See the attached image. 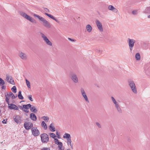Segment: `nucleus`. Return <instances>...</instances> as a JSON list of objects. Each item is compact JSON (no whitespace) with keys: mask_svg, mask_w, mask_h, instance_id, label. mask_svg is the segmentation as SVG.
I'll use <instances>...</instances> for the list:
<instances>
[{"mask_svg":"<svg viewBox=\"0 0 150 150\" xmlns=\"http://www.w3.org/2000/svg\"><path fill=\"white\" fill-rule=\"evenodd\" d=\"M6 80L9 83H10L12 85L15 84L13 79L12 76H9L8 75H7L6 77Z\"/></svg>","mask_w":150,"mask_h":150,"instance_id":"nucleus-16","label":"nucleus"},{"mask_svg":"<svg viewBox=\"0 0 150 150\" xmlns=\"http://www.w3.org/2000/svg\"><path fill=\"white\" fill-rule=\"evenodd\" d=\"M2 86L1 87V88L2 89H6V87L5 86H4V85Z\"/></svg>","mask_w":150,"mask_h":150,"instance_id":"nucleus-45","label":"nucleus"},{"mask_svg":"<svg viewBox=\"0 0 150 150\" xmlns=\"http://www.w3.org/2000/svg\"><path fill=\"white\" fill-rule=\"evenodd\" d=\"M54 21H56L58 23H60V22L59 21L57 20V19H56L55 18V19L54 20Z\"/></svg>","mask_w":150,"mask_h":150,"instance_id":"nucleus-48","label":"nucleus"},{"mask_svg":"<svg viewBox=\"0 0 150 150\" xmlns=\"http://www.w3.org/2000/svg\"><path fill=\"white\" fill-rule=\"evenodd\" d=\"M63 138H66L67 139V140L70 139H71V137L70 135L69 134L65 133L63 136Z\"/></svg>","mask_w":150,"mask_h":150,"instance_id":"nucleus-22","label":"nucleus"},{"mask_svg":"<svg viewBox=\"0 0 150 150\" xmlns=\"http://www.w3.org/2000/svg\"><path fill=\"white\" fill-rule=\"evenodd\" d=\"M14 120L17 123H20L21 122V117L20 116H16L14 119Z\"/></svg>","mask_w":150,"mask_h":150,"instance_id":"nucleus-18","label":"nucleus"},{"mask_svg":"<svg viewBox=\"0 0 150 150\" xmlns=\"http://www.w3.org/2000/svg\"><path fill=\"white\" fill-rule=\"evenodd\" d=\"M67 150H70V149H67Z\"/></svg>","mask_w":150,"mask_h":150,"instance_id":"nucleus-53","label":"nucleus"},{"mask_svg":"<svg viewBox=\"0 0 150 150\" xmlns=\"http://www.w3.org/2000/svg\"><path fill=\"white\" fill-rule=\"evenodd\" d=\"M45 15H47V16H48L50 18L52 19H53L54 20L55 19V18L53 16L47 13H45Z\"/></svg>","mask_w":150,"mask_h":150,"instance_id":"nucleus-30","label":"nucleus"},{"mask_svg":"<svg viewBox=\"0 0 150 150\" xmlns=\"http://www.w3.org/2000/svg\"><path fill=\"white\" fill-rule=\"evenodd\" d=\"M96 23L98 30L100 32L103 31V29L101 23L98 20H96Z\"/></svg>","mask_w":150,"mask_h":150,"instance_id":"nucleus-14","label":"nucleus"},{"mask_svg":"<svg viewBox=\"0 0 150 150\" xmlns=\"http://www.w3.org/2000/svg\"><path fill=\"white\" fill-rule=\"evenodd\" d=\"M40 34L41 37L43 38V40L47 45L50 46H52V43L43 33L40 32Z\"/></svg>","mask_w":150,"mask_h":150,"instance_id":"nucleus-5","label":"nucleus"},{"mask_svg":"<svg viewBox=\"0 0 150 150\" xmlns=\"http://www.w3.org/2000/svg\"><path fill=\"white\" fill-rule=\"evenodd\" d=\"M34 16L37 17L42 22L43 25L46 28H50L51 25L49 22L46 20L44 18L35 14H33Z\"/></svg>","mask_w":150,"mask_h":150,"instance_id":"nucleus-1","label":"nucleus"},{"mask_svg":"<svg viewBox=\"0 0 150 150\" xmlns=\"http://www.w3.org/2000/svg\"><path fill=\"white\" fill-rule=\"evenodd\" d=\"M108 8L109 10L115 13H117L118 11L117 9L112 5H109L108 7Z\"/></svg>","mask_w":150,"mask_h":150,"instance_id":"nucleus-17","label":"nucleus"},{"mask_svg":"<svg viewBox=\"0 0 150 150\" xmlns=\"http://www.w3.org/2000/svg\"><path fill=\"white\" fill-rule=\"evenodd\" d=\"M32 96L31 95H30L28 96V99L31 101H33V100L32 98Z\"/></svg>","mask_w":150,"mask_h":150,"instance_id":"nucleus-38","label":"nucleus"},{"mask_svg":"<svg viewBox=\"0 0 150 150\" xmlns=\"http://www.w3.org/2000/svg\"><path fill=\"white\" fill-rule=\"evenodd\" d=\"M148 18H150V15H149L148 16Z\"/></svg>","mask_w":150,"mask_h":150,"instance_id":"nucleus-52","label":"nucleus"},{"mask_svg":"<svg viewBox=\"0 0 150 150\" xmlns=\"http://www.w3.org/2000/svg\"><path fill=\"white\" fill-rule=\"evenodd\" d=\"M18 98L21 100H23V97L22 96L21 94V91H19L18 92Z\"/></svg>","mask_w":150,"mask_h":150,"instance_id":"nucleus-26","label":"nucleus"},{"mask_svg":"<svg viewBox=\"0 0 150 150\" xmlns=\"http://www.w3.org/2000/svg\"><path fill=\"white\" fill-rule=\"evenodd\" d=\"M20 14L21 16L24 18L30 21L32 23H34L35 21V20L34 18L27 15L26 13L23 12H20Z\"/></svg>","mask_w":150,"mask_h":150,"instance_id":"nucleus-4","label":"nucleus"},{"mask_svg":"<svg viewBox=\"0 0 150 150\" xmlns=\"http://www.w3.org/2000/svg\"><path fill=\"white\" fill-rule=\"evenodd\" d=\"M72 81L74 83H77L79 82V79L77 75L74 73L71 74L70 76Z\"/></svg>","mask_w":150,"mask_h":150,"instance_id":"nucleus-9","label":"nucleus"},{"mask_svg":"<svg viewBox=\"0 0 150 150\" xmlns=\"http://www.w3.org/2000/svg\"><path fill=\"white\" fill-rule=\"evenodd\" d=\"M149 7L147 8V9H149Z\"/></svg>","mask_w":150,"mask_h":150,"instance_id":"nucleus-54","label":"nucleus"},{"mask_svg":"<svg viewBox=\"0 0 150 150\" xmlns=\"http://www.w3.org/2000/svg\"><path fill=\"white\" fill-rule=\"evenodd\" d=\"M127 42L129 44V50L130 51H132L133 49L135 41L134 39L129 38L127 40Z\"/></svg>","mask_w":150,"mask_h":150,"instance_id":"nucleus-8","label":"nucleus"},{"mask_svg":"<svg viewBox=\"0 0 150 150\" xmlns=\"http://www.w3.org/2000/svg\"><path fill=\"white\" fill-rule=\"evenodd\" d=\"M6 120H4L2 122L4 124H6Z\"/></svg>","mask_w":150,"mask_h":150,"instance_id":"nucleus-47","label":"nucleus"},{"mask_svg":"<svg viewBox=\"0 0 150 150\" xmlns=\"http://www.w3.org/2000/svg\"><path fill=\"white\" fill-rule=\"evenodd\" d=\"M80 91L82 96L83 97L85 101L86 102L88 103L89 102V100L88 99L86 93L83 88H81L80 89Z\"/></svg>","mask_w":150,"mask_h":150,"instance_id":"nucleus-10","label":"nucleus"},{"mask_svg":"<svg viewBox=\"0 0 150 150\" xmlns=\"http://www.w3.org/2000/svg\"><path fill=\"white\" fill-rule=\"evenodd\" d=\"M96 124L98 127L99 128H101L102 127L101 125L98 122H96Z\"/></svg>","mask_w":150,"mask_h":150,"instance_id":"nucleus-37","label":"nucleus"},{"mask_svg":"<svg viewBox=\"0 0 150 150\" xmlns=\"http://www.w3.org/2000/svg\"><path fill=\"white\" fill-rule=\"evenodd\" d=\"M44 11H46V12H49V10L47 8H44Z\"/></svg>","mask_w":150,"mask_h":150,"instance_id":"nucleus-43","label":"nucleus"},{"mask_svg":"<svg viewBox=\"0 0 150 150\" xmlns=\"http://www.w3.org/2000/svg\"><path fill=\"white\" fill-rule=\"evenodd\" d=\"M7 103L8 104V107L10 109H14L16 110H18L19 109L16 105L13 104H10L9 101H8V103Z\"/></svg>","mask_w":150,"mask_h":150,"instance_id":"nucleus-15","label":"nucleus"},{"mask_svg":"<svg viewBox=\"0 0 150 150\" xmlns=\"http://www.w3.org/2000/svg\"><path fill=\"white\" fill-rule=\"evenodd\" d=\"M30 109L31 112L34 113H36L37 112V110L36 108L34 106H32L30 107Z\"/></svg>","mask_w":150,"mask_h":150,"instance_id":"nucleus-20","label":"nucleus"},{"mask_svg":"<svg viewBox=\"0 0 150 150\" xmlns=\"http://www.w3.org/2000/svg\"><path fill=\"white\" fill-rule=\"evenodd\" d=\"M24 126L26 129L29 130L33 127V124L31 122H26L24 123Z\"/></svg>","mask_w":150,"mask_h":150,"instance_id":"nucleus-12","label":"nucleus"},{"mask_svg":"<svg viewBox=\"0 0 150 150\" xmlns=\"http://www.w3.org/2000/svg\"><path fill=\"white\" fill-rule=\"evenodd\" d=\"M135 57L136 59L137 60H139L140 59V55L139 53H137L136 54Z\"/></svg>","mask_w":150,"mask_h":150,"instance_id":"nucleus-27","label":"nucleus"},{"mask_svg":"<svg viewBox=\"0 0 150 150\" xmlns=\"http://www.w3.org/2000/svg\"><path fill=\"white\" fill-rule=\"evenodd\" d=\"M70 145V146H71V148L72 149H73V144H71L70 145Z\"/></svg>","mask_w":150,"mask_h":150,"instance_id":"nucleus-49","label":"nucleus"},{"mask_svg":"<svg viewBox=\"0 0 150 150\" xmlns=\"http://www.w3.org/2000/svg\"><path fill=\"white\" fill-rule=\"evenodd\" d=\"M41 150H50V148L49 147H44Z\"/></svg>","mask_w":150,"mask_h":150,"instance_id":"nucleus-39","label":"nucleus"},{"mask_svg":"<svg viewBox=\"0 0 150 150\" xmlns=\"http://www.w3.org/2000/svg\"><path fill=\"white\" fill-rule=\"evenodd\" d=\"M57 145H58V148H59V150H62V147L63 146L62 143L61 142H59L57 143Z\"/></svg>","mask_w":150,"mask_h":150,"instance_id":"nucleus-28","label":"nucleus"},{"mask_svg":"<svg viewBox=\"0 0 150 150\" xmlns=\"http://www.w3.org/2000/svg\"><path fill=\"white\" fill-rule=\"evenodd\" d=\"M45 15H47V16H48L50 18L52 19H53L54 20L55 19V18L53 16L47 13H45Z\"/></svg>","mask_w":150,"mask_h":150,"instance_id":"nucleus-29","label":"nucleus"},{"mask_svg":"<svg viewBox=\"0 0 150 150\" xmlns=\"http://www.w3.org/2000/svg\"><path fill=\"white\" fill-rule=\"evenodd\" d=\"M68 39L69 40H70V41H74V40H73V39H71V38H68Z\"/></svg>","mask_w":150,"mask_h":150,"instance_id":"nucleus-51","label":"nucleus"},{"mask_svg":"<svg viewBox=\"0 0 150 150\" xmlns=\"http://www.w3.org/2000/svg\"><path fill=\"white\" fill-rule=\"evenodd\" d=\"M41 141L43 143H47L49 141V137L46 134H42L40 135Z\"/></svg>","mask_w":150,"mask_h":150,"instance_id":"nucleus-6","label":"nucleus"},{"mask_svg":"<svg viewBox=\"0 0 150 150\" xmlns=\"http://www.w3.org/2000/svg\"><path fill=\"white\" fill-rule=\"evenodd\" d=\"M111 98L113 103L115 105V107L117 112L119 113H122V111L121 108L120 104L113 97H111Z\"/></svg>","mask_w":150,"mask_h":150,"instance_id":"nucleus-3","label":"nucleus"},{"mask_svg":"<svg viewBox=\"0 0 150 150\" xmlns=\"http://www.w3.org/2000/svg\"><path fill=\"white\" fill-rule=\"evenodd\" d=\"M137 10H134L132 11V13L133 15H136L137 14Z\"/></svg>","mask_w":150,"mask_h":150,"instance_id":"nucleus-40","label":"nucleus"},{"mask_svg":"<svg viewBox=\"0 0 150 150\" xmlns=\"http://www.w3.org/2000/svg\"><path fill=\"white\" fill-rule=\"evenodd\" d=\"M49 134L50 136L53 138L54 139L56 137L55 134L53 133H50Z\"/></svg>","mask_w":150,"mask_h":150,"instance_id":"nucleus-35","label":"nucleus"},{"mask_svg":"<svg viewBox=\"0 0 150 150\" xmlns=\"http://www.w3.org/2000/svg\"><path fill=\"white\" fill-rule=\"evenodd\" d=\"M18 55L19 57L23 60H26L28 58L27 55L22 51L19 52Z\"/></svg>","mask_w":150,"mask_h":150,"instance_id":"nucleus-11","label":"nucleus"},{"mask_svg":"<svg viewBox=\"0 0 150 150\" xmlns=\"http://www.w3.org/2000/svg\"><path fill=\"white\" fill-rule=\"evenodd\" d=\"M5 96L6 98V103H8L10 97H11L12 99H13L16 98L17 97V96L14 95L12 92H10L6 95L5 94Z\"/></svg>","mask_w":150,"mask_h":150,"instance_id":"nucleus-7","label":"nucleus"},{"mask_svg":"<svg viewBox=\"0 0 150 150\" xmlns=\"http://www.w3.org/2000/svg\"><path fill=\"white\" fill-rule=\"evenodd\" d=\"M67 144L68 146H69L71 144V139L67 140Z\"/></svg>","mask_w":150,"mask_h":150,"instance_id":"nucleus-36","label":"nucleus"},{"mask_svg":"<svg viewBox=\"0 0 150 150\" xmlns=\"http://www.w3.org/2000/svg\"><path fill=\"white\" fill-rule=\"evenodd\" d=\"M31 131L32 134L34 136H38L40 134L39 131L37 127H33L31 129Z\"/></svg>","mask_w":150,"mask_h":150,"instance_id":"nucleus-13","label":"nucleus"},{"mask_svg":"<svg viewBox=\"0 0 150 150\" xmlns=\"http://www.w3.org/2000/svg\"><path fill=\"white\" fill-rule=\"evenodd\" d=\"M5 84V82L2 79L0 78V85L3 86Z\"/></svg>","mask_w":150,"mask_h":150,"instance_id":"nucleus-33","label":"nucleus"},{"mask_svg":"<svg viewBox=\"0 0 150 150\" xmlns=\"http://www.w3.org/2000/svg\"><path fill=\"white\" fill-rule=\"evenodd\" d=\"M128 83L133 92L135 94L137 93V89L134 81L131 79H129L128 80Z\"/></svg>","mask_w":150,"mask_h":150,"instance_id":"nucleus-2","label":"nucleus"},{"mask_svg":"<svg viewBox=\"0 0 150 150\" xmlns=\"http://www.w3.org/2000/svg\"><path fill=\"white\" fill-rule=\"evenodd\" d=\"M23 111H24V112H26V113H28L29 112V110H27V109H26L25 110V109H24V110H23Z\"/></svg>","mask_w":150,"mask_h":150,"instance_id":"nucleus-44","label":"nucleus"},{"mask_svg":"<svg viewBox=\"0 0 150 150\" xmlns=\"http://www.w3.org/2000/svg\"><path fill=\"white\" fill-rule=\"evenodd\" d=\"M56 134H57V135H58V138H59V134H58V132H57H57H56Z\"/></svg>","mask_w":150,"mask_h":150,"instance_id":"nucleus-50","label":"nucleus"},{"mask_svg":"<svg viewBox=\"0 0 150 150\" xmlns=\"http://www.w3.org/2000/svg\"><path fill=\"white\" fill-rule=\"evenodd\" d=\"M19 107L21 110H24V108H23V106L22 107L21 106H19Z\"/></svg>","mask_w":150,"mask_h":150,"instance_id":"nucleus-46","label":"nucleus"},{"mask_svg":"<svg viewBox=\"0 0 150 150\" xmlns=\"http://www.w3.org/2000/svg\"><path fill=\"white\" fill-rule=\"evenodd\" d=\"M87 30L89 33L91 32L92 30V28L90 25H88L86 26Z\"/></svg>","mask_w":150,"mask_h":150,"instance_id":"nucleus-23","label":"nucleus"},{"mask_svg":"<svg viewBox=\"0 0 150 150\" xmlns=\"http://www.w3.org/2000/svg\"><path fill=\"white\" fill-rule=\"evenodd\" d=\"M24 109H26L28 110L31 107V105L30 104H28L27 105H23Z\"/></svg>","mask_w":150,"mask_h":150,"instance_id":"nucleus-24","label":"nucleus"},{"mask_svg":"<svg viewBox=\"0 0 150 150\" xmlns=\"http://www.w3.org/2000/svg\"><path fill=\"white\" fill-rule=\"evenodd\" d=\"M49 129L52 132H54L55 131V128L54 126L53 123H51L49 126Z\"/></svg>","mask_w":150,"mask_h":150,"instance_id":"nucleus-21","label":"nucleus"},{"mask_svg":"<svg viewBox=\"0 0 150 150\" xmlns=\"http://www.w3.org/2000/svg\"><path fill=\"white\" fill-rule=\"evenodd\" d=\"M42 118L46 122H48L49 120V118L47 116H43Z\"/></svg>","mask_w":150,"mask_h":150,"instance_id":"nucleus-32","label":"nucleus"},{"mask_svg":"<svg viewBox=\"0 0 150 150\" xmlns=\"http://www.w3.org/2000/svg\"><path fill=\"white\" fill-rule=\"evenodd\" d=\"M96 51L97 52L99 53H101L102 52V51L101 50H99V49H97L96 50Z\"/></svg>","mask_w":150,"mask_h":150,"instance_id":"nucleus-41","label":"nucleus"},{"mask_svg":"<svg viewBox=\"0 0 150 150\" xmlns=\"http://www.w3.org/2000/svg\"><path fill=\"white\" fill-rule=\"evenodd\" d=\"M12 91L14 93H16V86H14L13 87L11 88V89Z\"/></svg>","mask_w":150,"mask_h":150,"instance_id":"nucleus-31","label":"nucleus"},{"mask_svg":"<svg viewBox=\"0 0 150 150\" xmlns=\"http://www.w3.org/2000/svg\"><path fill=\"white\" fill-rule=\"evenodd\" d=\"M30 118L31 120L34 121H35L37 120V117L33 113H31L30 114Z\"/></svg>","mask_w":150,"mask_h":150,"instance_id":"nucleus-19","label":"nucleus"},{"mask_svg":"<svg viewBox=\"0 0 150 150\" xmlns=\"http://www.w3.org/2000/svg\"><path fill=\"white\" fill-rule=\"evenodd\" d=\"M54 139L55 142L57 144V143H58V142H59V141L57 139L54 138Z\"/></svg>","mask_w":150,"mask_h":150,"instance_id":"nucleus-42","label":"nucleus"},{"mask_svg":"<svg viewBox=\"0 0 150 150\" xmlns=\"http://www.w3.org/2000/svg\"><path fill=\"white\" fill-rule=\"evenodd\" d=\"M41 126L45 129H47V125L45 122L44 121H43L42 122V123L41 124Z\"/></svg>","mask_w":150,"mask_h":150,"instance_id":"nucleus-25","label":"nucleus"},{"mask_svg":"<svg viewBox=\"0 0 150 150\" xmlns=\"http://www.w3.org/2000/svg\"><path fill=\"white\" fill-rule=\"evenodd\" d=\"M26 83L27 85V87L28 88H30V82L28 81L27 79L25 80Z\"/></svg>","mask_w":150,"mask_h":150,"instance_id":"nucleus-34","label":"nucleus"}]
</instances>
